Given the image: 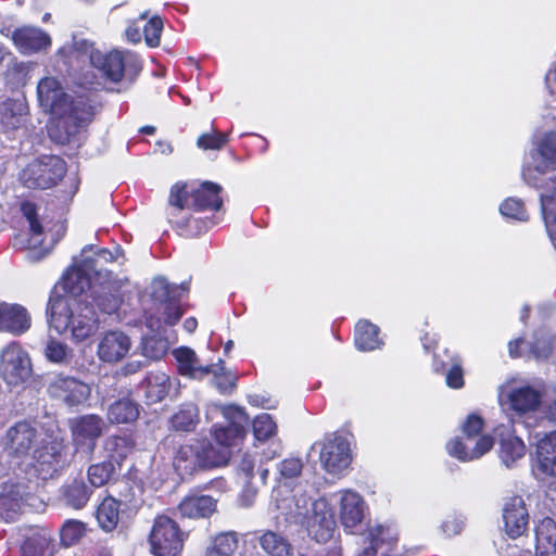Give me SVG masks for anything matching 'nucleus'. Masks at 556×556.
Instances as JSON below:
<instances>
[{
	"label": "nucleus",
	"instance_id": "nucleus-1",
	"mask_svg": "<svg viewBox=\"0 0 556 556\" xmlns=\"http://www.w3.org/2000/svg\"><path fill=\"white\" fill-rule=\"evenodd\" d=\"M40 106L56 117L55 126L48 127L50 138L59 143H70L80 127L91 121L92 108L79 97L71 100L54 77L42 78L37 86Z\"/></svg>",
	"mask_w": 556,
	"mask_h": 556
},
{
	"label": "nucleus",
	"instance_id": "nucleus-2",
	"mask_svg": "<svg viewBox=\"0 0 556 556\" xmlns=\"http://www.w3.org/2000/svg\"><path fill=\"white\" fill-rule=\"evenodd\" d=\"M47 314L50 328L60 334L70 331L77 343L94 336L99 328L97 312L89 307L87 298H50Z\"/></svg>",
	"mask_w": 556,
	"mask_h": 556
},
{
	"label": "nucleus",
	"instance_id": "nucleus-3",
	"mask_svg": "<svg viewBox=\"0 0 556 556\" xmlns=\"http://www.w3.org/2000/svg\"><path fill=\"white\" fill-rule=\"evenodd\" d=\"M76 47L78 58L88 60L90 64V68L83 74L81 84L91 88H104L108 81H121L126 71L137 73L140 70L137 56L129 51L102 53L88 41L77 42Z\"/></svg>",
	"mask_w": 556,
	"mask_h": 556
},
{
	"label": "nucleus",
	"instance_id": "nucleus-4",
	"mask_svg": "<svg viewBox=\"0 0 556 556\" xmlns=\"http://www.w3.org/2000/svg\"><path fill=\"white\" fill-rule=\"evenodd\" d=\"M554 170H556V130L546 132L535 143L523 163L521 177L527 185L546 191L556 176L548 180L545 176Z\"/></svg>",
	"mask_w": 556,
	"mask_h": 556
},
{
	"label": "nucleus",
	"instance_id": "nucleus-5",
	"mask_svg": "<svg viewBox=\"0 0 556 556\" xmlns=\"http://www.w3.org/2000/svg\"><path fill=\"white\" fill-rule=\"evenodd\" d=\"M295 520L306 527L308 534L317 542L329 541L336 530L331 506L326 498H319L306 507V500H296V507L291 510Z\"/></svg>",
	"mask_w": 556,
	"mask_h": 556
},
{
	"label": "nucleus",
	"instance_id": "nucleus-6",
	"mask_svg": "<svg viewBox=\"0 0 556 556\" xmlns=\"http://www.w3.org/2000/svg\"><path fill=\"white\" fill-rule=\"evenodd\" d=\"M483 427V420L477 415H470L466 419L463 431L465 439H453L447 442L446 451L450 456L460 462H472L486 454L494 445V440L489 434L479 435Z\"/></svg>",
	"mask_w": 556,
	"mask_h": 556
},
{
	"label": "nucleus",
	"instance_id": "nucleus-7",
	"mask_svg": "<svg viewBox=\"0 0 556 556\" xmlns=\"http://www.w3.org/2000/svg\"><path fill=\"white\" fill-rule=\"evenodd\" d=\"M541 402V391L529 383L508 380L498 388V403L513 421L538 410Z\"/></svg>",
	"mask_w": 556,
	"mask_h": 556
},
{
	"label": "nucleus",
	"instance_id": "nucleus-8",
	"mask_svg": "<svg viewBox=\"0 0 556 556\" xmlns=\"http://www.w3.org/2000/svg\"><path fill=\"white\" fill-rule=\"evenodd\" d=\"M220 191L222 187L211 181H205L199 187L190 189L186 185L176 184L170 189L168 203L178 211L184 208L217 211L223 205Z\"/></svg>",
	"mask_w": 556,
	"mask_h": 556
},
{
	"label": "nucleus",
	"instance_id": "nucleus-9",
	"mask_svg": "<svg viewBox=\"0 0 556 556\" xmlns=\"http://www.w3.org/2000/svg\"><path fill=\"white\" fill-rule=\"evenodd\" d=\"M219 413L227 421V425H215L213 427V439L217 445L228 447L232 452V447L237 445L245 434V426L248 425V416L245 412L235 405L213 404L208 407L206 417L211 414Z\"/></svg>",
	"mask_w": 556,
	"mask_h": 556
},
{
	"label": "nucleus",
	"instance_id": "nucleus-10",
	"mask_svg": "<svg viewBox=\"0 0 556 556\" xmlns=\"http://www.w3.org/2000/svg\"><path fill=\"white\" fill-rule=\"evenodd\" d=\"M312 448H318L323 469L332 476L341 475L352 462L351 443L341 434L331 433L316 442Z\"/></svg>",
	"mask_w": 556,
	"mask_h": 556
},
{
	"label": "nucleus",
	"instance_id": "nucleus-11",
	"mask_svg": "<svg viewBox=\"0 0 556 556\" xmlns=\"http://www.w3.org/2000/svg\"><path fill=\"white\" fill-rule=\"evenodd\" d=\"M65 172V163L62 159L46 155L27 165L21 174V180L27 188L48 189L56 185Z\"/></svg>",
	"mask_w": 556,
	"mask_h": 556
},
{
	"label": "nucleus",
	"instance_id": "nucleus-12",
	"mask_svg": "<svg viewBox=\"0 0 556 556\" xmlns=\"http://www.w3.org/2000/svg\"><path fill=\"white\" fill-rule=\"evenodd\" d=\"M149 542L155 556H178L184 546V533L175 520L159 516L154 520Z\"/></svg>",
	"mask_w": 556,
	"mask_h": 556
},
{
	"label": "nucleus",
	"instance_id": "nucleus-13",
	"mask_svg": "<svg viewBox=\"0 0 556 556\" xmlns=\"http://www.w3.org/2000/svg\"><path fill=\"white\" fill-rule=\"evenodd\" d=\"M33 374L29 354L16 342L4 346L0 352V375L8 386L25 383Z\"/></svg>",
	"mask_w": 556,
	"mask_h": 556
},
{
	"label": "nucleus",
	"instance_id": "nucleus-14",
	"mask_svg": "<svg viewBox=\"0 0 556 556\" xmlns=\"http://www.w3.org/2000/svg\"><path fill=\"white\" fill-rule=\"evenodd\" d=\"M106 430L104 419L94 414H87L71 420L72 440L77 453L90 457L98 440Z\"/></svg>",
	"mask_w": 556,
	"mask_h": 556
},
{
	"label": "nucleus",
	"instance_id": "nucleus-15",
	"mask_svg": "<svg viewBox=\"0 0 556 556\" xmlns=\"http://www.w3.org/2000/svg\"><path fill=\"white\" fill-rule=\"evenodd\" d=\"M40 443V433L29 422L21 421L8 429L3 438L4 451L16 458H31Z\"/></svg>",
	"mask_w": 556,
	"mask_h": 556
},
{
	"label": "nucleus",
	"instance_id": "nucleus-16",
	"mask_svg": "<svg viewBox=\"0 0 556 556\" xmlns=\"http://www.w3.org/2000/svg\"><path fill=\"white\" fill-rule=\"evenodd\" d=\"M48 394L67 406H78L90 395V387L73 376L52 374L47 384Z\"/></svg>",
	"mask_w": 556,
	"mask_h": 556
},
{
	"label": "nucleus",
	"instance_id": "nucleus-17",
	"mask_svg": "<svg viewBox=\"0 0 556 556\" xmlns=\"http://www.w3.org/2000/svg\"><path fill=\"white\" fill-rule=\"evenodd\" d=\"M37 498L21 483L5 482L0 492V519L14 521L26 506L37 507Z\"/></svg>",
	"mask_w": 556,
	"mask_h": 556
},
{
	"label": "nucleus",
	"instance_id": "nucleus-18",
	"mask_svg": "<svg viewBox=\"0 0 556 556\" xmlns=\"http://www.w3.org/2000/svg\"><path fill=\"white\" fill-rule=\"evenodd\" d=\"M338 514L345 531L353 533L365 518L366 504L364 498L353 490H341L334 494Z\"/></svg>",
	"mask_w": 556,
	"mask_h": 556
},
{
	"label": "nucleus",
	"instance_id": "nucleus-19",
	"mask_svg": "<svg viewBox=\"0 0 556 556\" xmlns=\"http://www.w3.org/2000/svg\"><path fill=\"white\" fill-rule=\"evenodd\" d=\"M130 338L121 330H109L100 338L97 355L100 361L108 364L121 362L131 349Z\"/></svg>",
	"mask_w": 556,
	"mask_h": 556
},
{
	"label": "nucleus",
	"instance_id": "nucleus-20",
	"mask_svg": "<svg viewBox=\"0 0 556 556\" xmlns=\"http://www.w3.org/2000/svg\"><path fill=\"white\" fill-rule=\"evenodd\" d=\"M216 508L217 500L198 490L190 491L177 505L180 518L187 519L210 518L216 511Z\"/></svg>",
	"mask_w": 556,
	"mask_h": 556
},
{
	"label": "nucleus",
	"instance_id": "nucleus-21",
	"mask_svg": "<svg viewBox=\"0 0 556 556\" xmlns=\"http://www.w3.org/2000/svg\"><path fill=\"white\" fill-rule=\"evenodd\" d=\"M85 298L89 302V307L97 306L101 313L109 315L115 313L122 303L118 290L110 279L99 280Z\"/></svg>",
	"mask_w": 556,
	"mask_h": 556
},
{
	"label": "nucleus",
	"instance_id": "nucleus-22",
	"mask_svg": "<svg viewBox=\"0 0 556 556\" xmlns=\"http://www.w3.org/2000/svg\"><path fill=\"white\" fill-rule=\"evenodd\" d=\"M503 520L506 533L513 539L522 535L528 529L529 515L520 496H513L505 502Z\"/></svg>",
	"mask_w": 556,
	"mask_h": 556
},
{
	"label": "nucleus",
	"instance_id": "nucleus-23",
	"mask_svg": "<svg viewBox=\"0 0 556 556\" xmlns=\"http://www.w3.org/2000/svg\"><path fill=\"white\" fill-rule=\"evenodd\" d=\"M27 309L20 304L0 303V331L21 336L30 328Z\"/></svg>",
	"mask_w": 556,
	"mask_h": 556
},
{
	"label": "nucleus",
	"instance_id": "nucleus-24",
	"mask_svg": "<svg viewBox=\"0 0 556 556\" xmlns=\"http://www.w3.org/2000/svg\"><path fill=\"white\" fill-rule=\"evenodd\" d=\"M23 536L21 556H52L54 554V545L48 530L28 527L24 529Z\"/></svg>",
	"mask_w": 556,
	"mask_h": 556
},
{
	"label": "nucleus",
	"instance_id": "nucleus-25",
	"mask_svg": "<svg viewBox=\"0 0 556 556\" xmlns=\"http://www.w3.org/2000/svg\"><path fill=\"white\" fill-rule=\"evenodd\" d=\"M27 106L22 101L8 99L0 104V129L15 136L26 124Z\"/></svg>",
	"mask_w": 556,
	"mask_h": 556
},
{
	"label": "nucleus",
	"instance_id": "nucleus-26",
	"mask_svg": "<svg viewBox=\"0 0 556 556\" xmlns=\"http://www.w3.org/2000/svg\"><path fill=\"white\" fill-rule=\"evenodd\" d=\"M173 355L177 361V367L180 375L192 378L202 379L208 374H216L215 365L203 366L195 352L187 346H181L173 351Z\"/></svg>",
	"mask_w": 556,
	"mask_h": 556
},
{
	"label": "nucleus",
	"instance_id": "nucleus-27",
	"mask_svg": "<svg viewBox=\"0 0 556 556\" xmlns=\"http://www.w3.org/2000/svg\"><path fill=\"white\" fill-rule=\"evenodd\" d=\"M97 282V279L75 262L63 276V288L70 294L68 298L84 299Z\"/></svg>",
	"mask_w": 556,
	"mask_h": 556
},
{
	"label": "nucleus",
	"instance_id": "nucleus-28",
	"mask_svg": "<svg viewBox=\"0 0 556 556\" xmlns=\"http://www.w3.org/2000/svg\"><path fill=\"white\" fill-rule=\"evenodd\" d=\"M30 459L41 466L40 470L47 466L48 470L56 472L68 463L67 448L62 443L51 442L49 445L38 446Z\"/></svg>",
	"mask_w": 556,
	"mask_h": 556
},
{
	"label": "nucleus",
	"instance_id": "nucleus-29",
	"mask_svg": "<svg viewBox=\"0 0 556 556\" xmlns=\"http://www.w3.org/2000/svg\"><path fill=\"white\" fill-rule=\"evenodd\" d=\"M13 41L21 52L28 54L50 46V37L39 28L22 27L13 33Z\"/></svg>",
	"mask_w": 556,
	"mask_h": 556
},
{
	"label": "nucleus",
	"instance_id": "nucleus-30",
	"mask_svg": "<svg viewBox=\"0 0 556 556\" xmlns=\"http://www.w3.org/2000/svg\"><path fill=\"white\" fill-rule=\"evenodd\" d=\"M536 459L538 467L543 473L556 477V431L538 442Z\"/></svg>",
	"mask_w": 556,
	"mask_h": 556
},
{
	"label": "nucleus",
	"instance_id": "nucleus-31",
	"mask_svg": "<svg viewBox=\"0 0 556 556\" xmlns=\"http://www.w3.org/2000/svg\"><path fill=\"white\" fill-rule=\"evenodd\" d=\"M146 397L151 403L163 401L172 389V380L163 371H151L143 381Z\"/></svg>",
	"mask_w": 556,
	"mask_h": 556
},
{
	"label": "nucleus",
	"instance_id": "nucleus-32",
	"mask_svg": "<svg viewBox=\"0 0 556 556\" xmlns=\"http://www.w3.org/2000/svg\"><path fill=\"white\" fill-rule=\"evenodd\" d=\"M189 291V283L182 282L179 286L169 285L164 277L155 278L151 283V296L165 306V304L179 300L182 294Z\"/></svg>",
	"mask_w": 556,
	"mask_h": 556
},
{
	"label": "nucleus",
	"instance_id": "nucleus-33",
	"mask_svg": "<svg viewBox=\"0 0 556 556\" xmlns=\"http://www.w3.org/2000/svg\"><path fill=\"white\" fill-rule=\"evenodd\" d=\"M503 428L504 427L501 426L495 429L496 434L501 437L500 457L506 467H510L514 463L525 456L526 445L520 438L514 434L504 437L502 431Z\"/></svg>",
	"mask_w": 556,
	"mask_h": 556
},
{
	"label": "nucleus",
	"instance_id": "nucleus-34",
	"mask_svg": "<svg viewBox=\"0 0 556 556\" xmlns=\"http://www.w3.org/2000/svg\"><path fill=\"white\" fill-rule=\"evenodd\" d=\"M536 553L549 556L556 553V523L552 518L542 519L535 528Z\"/></svg>",
	"mask_w": 556,
	"mask_h": 556
},
{
	"label": "nucleus",
	"instance_id": "nucleus-35",
	"mask_svg": "<svg viewBox=\"0 0 556 556\" xmlns=\"http://www.w3.org/2000/svg\"><path fill=\"white\" fill-rule=\"evenodd\" d=\"M123 515L128 516L127 513L122 511L115 497L108 496L98 506L96 517L101 529L111 532L117 527Z\"/></svg>",
	"mask_w": 556,
	"mask_h": 556
},
{
	"label": "nucleus",
	"instance_id": "nucleus-36",
	"mask_svg": "<svg viewBox=\"0 0 556 556\" xmlns=\"http://www.w3.org/2000/svg\"><path fill=\"white\" fill-rule=\"evenodd\" d=\"M378 326L368 320H359L355 327V345L359 351H374L382 345Z\"/></svg>",
	"mask_w": 556,
	"mask_h": 556
},
{
	"label": "nucleus",
	"instance_id": "nucleus-37",
	"mask_svg": "<svg viewBox=\"0 0 556 556\" xmlns=\"http://www.w3.org/2000/svg\"><path fill=\"white\" fill-rule=\"evenodd\" d=\"M200 421V410L193 403H184L170 417L172 428L176 431L190 432L195 430Z\"/></svg>",
	"mask_w": 556,
	"mask_h": 556
},
{
	"label": "nucleus",
	"instance_id": "nucleus-38",
	"mask_svg": "<svg viewBox=\"0 0 556 556\" xmlns=\"http://www.w3.org/2000/svg\"><path fill=\"white\" fill-rule=\"evenodd\" d=\"M142 488L129 480L122 481L119 483L117 503L122 507L123 513L131 515L138 510L143 503Z\"/></svg>",
	"mask_w": 556,
	"mask_h": 556
},
{
	"label": "nucleus",
	"instance_id": "nucleus-39",
	"mask_svg": "<svg viewBox=\"0 0 556 556\" xmlns=\"http://www.w3.org/2000/svg\"><path fill=\"white\" fill-rule=\"evenodd\" d=\"M139 406L132 400L121 399L109 406L108 419L111 424H130L138 419Z\"/></svg>",
	"mask_w": 556,
	"mask_h": 556
},
{
	"label": "nucleus",
	"instance_id": "nucleus-40",
	"mask_svg": "<svg viewBox=\"0 0 556 556\" xmlns=\"http://www.w3.org/2000/svg\"><path fill=\"white\" fill-rule=\"evenodd\" d=\"M200 467H219L227 465L231 457V451L228 447L217 445L214 441L200 443Z\"/></svg>",
	"mask_w": 556,
	"mask_h": 556
},
{
	"label": "nucleus",
	"instance_id": "nucleus-41",
	"mask_svg": "<svg viewBox=\"0 0 556 556\" xmlns=\"http://www.w3.org/2000/svg\"><path fill=\"white\" fill-rule=\"evenodd\" d=\"M541 207L549 238L556 249V179L551 188L541 194Z\"/></svg>",
	"mask_w": 556,
	"mask_h": 556
},
{
	"label": "nucleus",
	"instance_id": "nucleus-42",
	"mask_svg": "<svg viewBox=\"0 0 556 556\" xmlns=\"http://www.w3.org/2000/svg\"><path fill=\"white\" fill-rule=\"evenodd\" d=\"M103 447L108 454V460H113L117 467H121L122 460L132 451L134 443L127 435H110L104 440Z\"/></svg>",
	"mask_w": 556,
	"mask_h": 556
},
{
	"label": "nucleus",
	"instance_id": "nucleus-43",
	"mask_svg": "<svg viewBox=\"0 0 556 556\" xmlns=\"http://www.w3.org/2000/svg\"><path fill=\"white\" fill-rule=\"evenodd\" d=\"M262 549L268 556H292L293 548L291 544L282 535L266 531L258 538Z\"/></svg>",
	"mask_w": 556,
	"mask_h": 556
},
{
	"label": "nucleus",
	"instance_id": "nucleus-44",
	"mask_svg": "<svg viewBox=\"0 0 556 556\" xmlns=\"http://www.w3.org/2000/svg\"><path fill=\"white\" fill-rule=\"evenodd\" d=\"M370 546L364 548V551L358 556H377L378 549L382 544H387L388 546H392L397 538L396 533L390 527L377 526L370 529Z\"/></svg>",
	"mask_w": 556,
	"mask_h": 556
},
{
	"label": "nucleus",
	"instance_id": "nucleus-45",
	"mask_svg": "<svg viewBox=\"0 0 556 556\" xmlns=\"http://www.w3.org/2000/svg\"><path fill=\"white\" fill-rule=\"evenodd\" d=\"M91 491L84 481H73L62 490V498L65 505L75 509L83 508L90 498Z\"/></svg>",
	"mask_w": 556,
	"mask_h": 556
},
{
	"label": "nucleus",
	"instance_id": "nucleus-46",
	"mask_svg": "<svg viewBox=\"0 0 556 556\" xmlns=\"http://www.w3.org/2000/svg\"><path fill=\"white\" fill-rule=\"evenodd\" d=\"M118 468L113 460L108 459L92 464L87 470L88 481L93 488H101L111 480Z\"/></svg>",
	"mask_w": 556,
	"mask_h": 556
},
{
	"label": "nucleus",
	"instance_id": "nucleus-47",
	"mask_svg": "<svg viewBox=\"0 0 556 556\" xmlns=\"http://www.w3.org/2000/svg\"><path fill=\"white\" fill-rule=\"evenodd\" d=\"M94 245L88 244L83 250L78 257L74 258L81 268L89 273L98 281L110 279V271L101 268L93 255Z\"/></svg>",
	"mask_w": 556,
	"mask_h": 556
},
{
	"label": "nucleus",
	"instance_id": "nucleus-48",
	"mask_svg": "<svg viewBox=\"0 0 556 556\" xmlns=\"http://www.w3.org/2000/svg\"><path fill=\"white\" fill-rule=\"evenodd\" d=\"M46 358L54 364L68 365L73 359V351L67 344L49 338L45 346Z\"/></svg>",
	"mask_w": 556,
	"mask_h": 556
},
{
	"label": "nucleus",
	"instance_id": "nucleus-49",
	"mask_svg": "<svg viewBox=\"0 0 556 556\" xmlns=\"http://www.w3.org/2000/svg\"><path fill=\"white\" fill-rule=\"evenodd\" d=\"M521 345L527 348L535 357H547L551 352V344L547 341L531 343L523 338H519L508 343L509 355L511 357L521 356L523 354L520 350Z\"/></svg>",
	"mask_w": 556,
	"mask_h": 556
},
{
	"label": "nucleus",
	"instance_id": "nucleus-50",
	"mask_svg": "<svg viewBox=\"0 0 556 556\" xmlns=\"http://www.w3.org/2000/svg\"><path fill=\"white\" fill-rule=\"evenodd\" d=\"M238 547V539L233 532L218 534L207 549V556H232Z\"/></svg>",
	"mask_w": 556,
	"mask_h": 556
},
{
	"label": "nucleus",
	"instance_id": "nucleus-51",
	"mask_svg": "<svg viewBox=\"0 0 556 556\" xmlns=\"http://www.w3.org/2000/svg\"><path fill=\"white\" fill-rule=\"evenodd\" d=\"M200 458L199 444L184 445L178 450L174 459V465L178 469L192 470L197 466L200 467Z\"/></svg>",
	"mask_w": 556,
	"mask_h": 556
},
{
	"label": "nucleus",
	"instance_id": "nucleus-52",
	"mask_svg": "<svg viewBox=\"0 0 556 556\" xmlns=\"http://www.w3.org/2000/svg\"><path fill=\"white\" fill-rule=\"evenodd\" d=\"M22 212L28 222L29 230H30V235H31L30 240H29V247L36 248L37 245L41 244V242H42L41 236L43 233V228L37 218L36 206L29 202L23 203Z\"/></svg>",
	"mask_w": 556,
	"mask_h": 556
},
{
	"label": "nucleus",
	"instance_id": "nucleus-53",
	"mask_svg": "<svg viewBox=\"0 0 556 556\" xmlns=\"http://www.w3.org/2000/svg\"><path fill=\"white\" fill-rule=\"evenodd\" d=\"M168 348V341L160 336L144 337L141 343L142 355L149 359L162 358Z\"/></svg>",
	"mask_w": 556,
	"mask_h": 556
},
{
	"label": "nucleus",
	"instance_id": "nucleus-54",
	"mask_svg": "<svg viewBox=\"0 0 556 556\" xmlns=\"http://www.w3.org/2000/svg\"><path fill=\"white\" fill-rule=\"evenodd\" d=\"M85 534V525L78 520H67L60 530L61 542L65 546L76 544Z\"/></svg>",
	"mask_w": 556,
	"mask_h": 556
},
{
	"label": "nucleus",
	"instance_id": "nucleus-55",
	"mask_svg": "<svg viewBox=\"0 0 556 556\" xmlns=\"http://www.w3.org/2000/svg\"><path fill=\"white\" fill-rule=\"evenodd\" d=\"M276 422L270 415L263 413L255 417L253 421V432L256 440H268L276 433Z\"/></svg>",
	"mask_w": 556,
	"mask_h": 556
},
{
	"label": "nucleus",
	"instance_id": "nucleus-56",
	"mask_svg": "<svg viewBox=\"0 0 556 556\" xmlns=\"http://www.w3.org/2000/svg\"><path fill=\"white\" fill-rule=\"evenodd\" d=\"M500 212L503 216L519 222L528 219V213L525 204L520 199L508 198L500 205Z\"/></svg>",
	"mask_w": 556,
	"mask_h": 556
},
{
	"label": "nucleus",
	"instance_id": "nucleus-57",
	"mask_svg": "<svg viewBox=\"0 0 556 556\" xmlns=\"http://www.w3.org/2000/svg\"><path fill=\"white\" fill-rule=\"evenodd\" d=\"M228 141L227 134L213 129L198 137L197 146L202 150H220Z\"/></svg>",
	"mask_w": 556,
	"mask_h": 556
},
{
	"label": "nucleus",
	"instance_id": "nucleus-58",
	"mask_svg": "<svg viewBox=\"0 0 556 556\" xmlns=\"http://www.w3.org/2000/svg\"><path fill=\"white\" fill-rule=\"evenodd\" d=\"M163 29V21L160 16H152L143 27V35L149 47H157L160 45L161 33Z\"/></svg>",
	"mask_w": 556,
	"mask_h": 556
},
{
	"label": "nucleus",
	"instance_id": "nucleus-59",
	"mask_svg": "<svg viewBox=\"0 0 556 556\" xmlns=\"http://www.w3.org/2000/svg\"><path fill=\"white\" fill-rule=\"evenodd\" d=\"M465 527V518L458 514H451L442 521L440 529L444 536L452 538L459 534Z\"/></svg>",
	"mask_w": 556,
	"mask_h": 556
},
{
	"label": "nucleus",
	"instance_id": "nucleus-60",
	"mask_svg": "<svg viewBox=\"0 0 556 556\" xmlns=\"http://www.w3.org/2000/svg\"><path fill=\"white\" fill-rule=\"evenodd\" d=\"M303 468L302 460L300 458H287L279 463L278 470L280 476L286 479H292L298 477Z\"/></svg>",
	"mask_w": 556,
	"mask_h": 556
},
{
	"label": "nucleus",
	"instance_id": "nucleus-61",
	"mask_svg": "<svg viewBox=\"0 0 556 556\" xmlns=\"http://www.w3.org/2000/svg\"><path fill=\"white\" fill-rule=\"evenodd\" d=\"M445 382L452 389H460L464 386V374L458 362H454L446 371Z\"/></svg>",
	"mask_w": 556,
	"mask_h": 556
},
{
	"label": "nucleus",
	"instance_id": "nucleus-62",
	"mask_svg": "<svg viewBox=\"0 0 556 556\" xmlns=\"http://www.w3.org/2000/svg\"><path fill=\"white\" fill-rule=\"evenodd\" d=\"M162 309L164 315V323L168 326L175 325L182 316V311L177 301L165 304Z\"/></svg>",
	"mask_w": 556,
	"mask_h": 556
},
{
	"label": "nucleus",
	"instance_id": "nucleus-63",
	"mask_svg": "<svg viewBox=\"0 0 556 556\" xmlns=\"http://www.w3.org/2000/svg\"><path fill=\"white\" fill-rule=\"evenodd\" d=\"M94 260L99 266L103 268L104 265L112 263L117 260V255L108 249H100L94 247L93 250Z\"/></svg>",
	"mask_w": 556,
	"mask_h": 556
},
{
	"label": "nucleus",
	"instance_id": "nucleus-64",
	"mask_svg": "<svg viewBox=\"0 0 556 556\" xmlns=\"http://www.w3.org/2000/svg\"><path fill=\"white\" fill-rule=\"evenodd\" d=\"M255 460L254 458L249 454H243L239 464L238 469L240 472H242L247 479H251L253 477V469H254Z\"/></svg>",
	"mask_w": 556,
	"mask_h": 556
}]
</instances>
